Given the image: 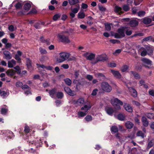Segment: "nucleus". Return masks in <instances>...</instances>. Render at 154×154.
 <instances>
[{"label":"nucleus","mask_w":154,"mask_h":154,"mask_svg":"<svg viewBox=\"0 0 154 154\" xmlns=\"http://www.w3.org/2000/svg\"><path fill=\"white\" fill-rule=\"evenodd\" d=\"M16 64V61L12 59L11 60L8 61V67L12 68Z\"/></svg>","instance_id":"18"},{"label":"nucleus","mask_w":154,"mask_h":154,"mask_svg":"<svg viewBox=\"0 0 154 154\" xmlns=\"http://www.w3.org/2000/svg\"><path fill=\"white\" fill-rule=\"evenodd\" d=\"M109 42L113 44L119 43L120 42L119 41L116 39H111L109 40Z\"/></svg>","instance_id":"57"},{"label":"nucleus","mask_w":154,"mask_h":154,"mask_svg":"<svg viewBox=\"0 0 154 154\" xmlns=\"http://www.w3.org/2000/svg\"><path fill=\"white\" fill-rule=\"evenodd\" d=\"M6 72L8 76H11L15 74L16 71L12 69H11L8 70Z\"/></svg>","instance_id":"17"},{"label":"nucleus","mask_w":154,"mask_h":154,"mask_svg":"<svg viewBox=\"0 0 154 154\" xmlns=\"http://www.w3.org/2000/svg\"><path fill=\"white\" fill-rule=\"evenodd\" d=\"M80 6L78 5L77 7L74 8H71V12L70 13L69 15L72 18H74L75 16V14L77 13L80 9Z\"/></svg>","instance_id":"9"},{"label":"nucleus","mask_w":154,"mask_h":154,"mask_svg":"<svg viewBox=\"0 0 154 154\" xmlns=\"http://www.w3.org/2000/svg\"><path fill=\"white\" fill-rule=\"evenodd\" d=\"M69 2L70 5H72L79 2L78 0H69Z\"/></svg>","instance_id":"41"},{"label":"nucleus","mask_w":154,"mask_h":154,"mask_svg":"<svg viewBox=\"0 0 154 154\" xmlns=\"http://www.w3.org/2000/svg\"><path fill=\"white\" fill-rule=\"evenodd\" d=\"M152 21V19L149 17L144 18L142 20V22L144 24H149Z\"/></svg>","instance_id":"24"},{"label":"nucleus","mask_w":154,"mask_h":154,"mask_svg":"<svg viewBox=\"0 0 154 154\" xmlns=\"http://www.w3.org/2000/svg\"><path fill=\"white\" fill-rule=\"evenodd\" d=\"M111 102L112 104L115 107V109L116 110H120L121 107L120 105H122L123 102L117 98L113 97L111 99Z\"/></svg>","instance_id":"3"},{"label":"nucleus","mask_w":154,"mask_h":154,"mask_svg":"<svg viewBox=\"0 0 154 154\" xmlns=\"http://www.w3.org/2000/svg\"><path fill=\"white\" fill-rule=\"evenodd\" d=\"M114 11L115 12L119 14H122L123 12L122 8L117 5H116L115 7Z\"/></svg>","instance_id":"13"},{"label":"nucleus","mask_w":154,"mask_h":154,"mask_svg":"<svg viewBox=\"0 0 154 154\" xmlns=\"http://www.w3.org/2000/svg\"><path fill=\"white\" fill-rule=\"evenodd\" d=\"M4 136L10 139L14 137L13 133L12 131L8 130H6V132H5Z\"/></svg>","instance_id":"14"},{"label":"nucleus","mask_w":154,"mask_h":154,"mask_svg":"<svg viewBox=\"0 0 154 154\" xmlns=\"http://www.w3.org/2000/svg\"><path fill=\"white\" fill-rule=\"evenodd\" d=\"M84 55L87 60H92L95 57V54L92 53H85Z\"/></svg>","instance_id":"11"},{"label":"nucleus","mask_w":154,"mask_h":154,"mask_svg":"<svg viewBox=\"0 0 154 154\" xmlns=\"http://www.w3.org/2000/svg\"><path fill=\"white\" fill-rule=\"evenodd\" d=\"M64 81L66 85H70L72 83L71 80L69 78H66L64 79Z\"/></svg>","instance_id":"46"},{"label":"nucleus","mask_w":154,"mask_h":154,"mask_svg":"<svg viewBox=\"0 0 154 154\" xmlns=\"http://www.w3.org/2000/svg\"><path fill=\"white\" fill-rule=\"evenodd\" d=\"M142 121L143 125L145 127L148 125L149 123L146 118L144 116H143L142 118Z\"/></svg>","instance_id":"32"},{"label":"nucleus","mask_w":154,"mask_h":154,"mask_svg":"<svg viewBox=\"0 0 154 154\" xmlns=\"http://www.w3.org/2000/svg\"><path fill=\"white\" fill-rule=\"evenodd\" d=\"M85 17V14L84 12H79L78 14V17L79 19H83Z\"/></svg>","instance_id":"40"},{"label":"nucleus","mask_w":154,"mask_h":154,"mask_svg":"<svg viewBox=\"0 0 154 154\" xmlns=\"http://www.w3.org/2000/svg\"><path fill=\"white\" fill-rule=\"evenodd\" d=\"M130 24L132 27H134L137 26L138 24V22L136 20H132L130 22Z\"/></svg>","instance_id":"30"},{"label":"nucleus","mask_w":154,"mask_h":154,"mask_svg":"<svg viewBox=\"0 0 154 154\" xmlns=\"http://www.w3.org/2000/svg\"><path fill=\"white\" fill-rule=\"evenodd\" d=\"M111 72L114 76L117 78H120L121 77V75L119 72L117 71L111 70Z\"/></svg>","instance_id":"19"},{"label":"nucleus","mask_w":154,"mask_h":154,"mask_svg":"<svg viewBox=\"0 0 154 154\" xmlns=\"http://www.w3.org/2000/svg\"><path fill=\"white\" fill-rule=\"evenodd\" d=\"M85 120L87 122H90L92 120V118L91 115H87L85 118Z\"/></svg>","instance_id":"49"},{"label":"nucleus","mask_w":154,"mask_h":154,"mask_svg":"<svg viewBox=\"0 0 154 154\" xmlns=\"http://www.w3.org/2000/svg\"><path fill=\"white\" fill-rule=\"evenodd\" d=\"M57 90L55 88H54L51 90L49 91V93L50 96L52 98H54V95L56 93Z\"/></svg>","instance_id":"28"},{"label":"nucleus","mask_w":154,"mask_h":154,"mask_svg":"<svg viewBox=\"0 0 154 154\" xmlns=\"http://www.w3.org/2000/svg\"><path fill=\"white\" fill-rule=\"evenodd\" d=\"M152 37L151 36H149L147 37L144 38L142 40L143 42H148L150 41H152Z\"/></svg>","instance_id":"50"},{"label":"nucleus","mask_w":154,"mask_h":154,"mask_svg":"<svg viewBox=\"0 0 154 154\" xmlns=\"http://www.w3.org/2000/svg\"><path fill=\"white\" fill-rule=\"evenodd\" d=\"M3 54L5 56V59L7 60H9L12 58L11 54L7 51H5L3 52Z\"/></svg>","instance_id":"15"},{"label":"nucleus","mask_w":154,"mask_h":154,"mask_svg":"<svg viewBox=\"0 0 154 154\" xmlns=\"http://www.w3.org/2000/svg\"><path fill=\"white\" fill-rule=\"evenodd\" d=\"M88 5L86 4L82 3L81 5V8L83 9H85L88 8Z\"/></svg>","instance_id":"63"},{"label":"nucleus","mask_w":154,"mask_h":154,"mask_svg":"<svg viewBox=\"0 0 154 154\" xmlns=\"http://www.w3.org/2000/svg\"><path fill=\"white\" fill-rule=\"evenodd\" d=\"M61 16L60 13L54 15L53 17V20L54 21L57 20L59 18H60Z\"/></svg>","instance_id":"47"},{"label":"nucleus","mask_w":154,"mask_h":154,"mask_svg":"<svg viewBox=\"0 0 154 154\" xmlns=\"http://www.w3.org/2000/svg\"><path fill=\"white\" fill-rule=\"evenodd\" d=\"M118 119L121 121L124 120L125 117V116L122 114H119L117 116Z\"/></svg>","instance_id":"48"},{"label":"nucleus","mask_w":154,"mask_h":154,"mask_svg":"<svg viewBox=\"0 0 154 154\" xmlns=\"http://www.w3.org/2000/svg\"><path fill=\"white\" fill-rule=\"evenodd\" d=\"M128 89L133 97H136L137 96V92L134 88L130 87L128 88Z\"/></svg>","instance_id":"16"},{"label":"nucleus","mask_w":154,"mask_h":154,"mask_svg":"<svg viewBox=\"0 0 154 154\" xmlns=\"http://www.w3.org/2000/svg\"><path fill=\"white\" fill-rule=\"evenodd\" d=\"M137 136H140L143 138L144 137V135L142 132L141 131H139L137 133Z\"/></svg>","instance_id":"52"},{"label":"nucleus","mask_w":154,"mask_h":154,"mask_svg":"<svg viewBox=\"0 0 154 154\" xmlns=\"http://www.w3.org/2000/svg\"><path fill=\"white\" fill-rule=\"evenodd\" d=\"M124 107L125 110L129 112H131L132 111V108L129 104L125 103L124 105Z\"/></svg>","instance_id":"21"},{"label":"nucleus","mask_w":154,"mask_h":154,"mask_svg":"<svg viewBox=\"0 0 154 154\" xmlns=\"http://www.w3.org/2000/svg\"><path fill=\"white\" fill-rule=\"evenodd\" d=\"M5 107H2L1 110V113L2 115H5L8 111V107L6 105H4Z\"/></svg>","instance_id":"33"},{"label":"nucleus","mask_w":154,"mask_h":154,"mask_svg":"<svg viewBox=\"0 0 154 154\" xmlns=\"http://www.w3.org/2000/svg\"><path fill=\"white\" fill-rule=\"evenodd\" d=\"M122 8L123 10L125 11H128L130 9V8L129 7L128 5H124L123 6Z\"/></svg>","instance_id":"54"},{"label":"nucleus","mask_w":154,"mask_h":154,"mask_svg":"<svg viewBox=\"0 0 154 154\" xmlns=\"http://www.w3.org/2000/svg\"><path fill=\"white\" fill-rule=\"evenodd\" d=\"M126 30V27H122L118 29L117 32L114 34V36L115 38H120L125 36V32Z\"/></svg>","instance_id":"4"},{"label":"nucleus","mask_w":154,"mask_h":154,"mask_svg":"<svg viewBox=\"0 0 154 154\" xmlns=\"http://www.w3.org/2000/svg\"><path fill=\"white\" fill-rule=\"evenodd\" d=\"M72 103L75 106H81L84 103L85 100L83 98H80L77 100H73Z\"/></svg>","instance_id":"10"},{"label":"nucleus","mask_w":154,"mask_h":154,"mask_svg":"<svg viewBox=\"0 0 154 154\" xmlns=\"http://www.w3.org/2000/svg\"><path fill=\"white\" fill-rule=\"evenodd\" d=\"M91 107V105L90 103L85 105L77 112L76 117L80 119L83 118L88 114V110Z\"/></svg>","instance_id":"1"},{"label":"nucleus","mask_w":154,"mask_h":154,"mask_svg":"<svg viewBox=\"0 0 154 154\" xmlns=\"http://www.w3.org/2000/svg\"><path fill=\"white\" fill-rule=\"evenodd\" d=\"M29 152L33 153L34 154H37V152L35 150V149H34L32 148H31L29 150Z\"/></svg>","instance_id":"64"},{"label":"nucleus","mask_w":154,"mask_h":154,"mask_svg":"<svg viewBox=\"0 0 154 154\" xmlns=\"http://www.w3.org/2000/svg\"><path fill=\"white\" fill-rule=\"evenodd\" d=\"M65 32H62L61 33L58 34L57 37L60 41L62 42L66 43H69L70 41L68 36H66L63 35Z\"/></svg>","instance_id":"6"},{"label":"nucleus","mask_w":154,"mask_h":154,"mask_svg":"<svg viewBox=\"0 0 154 154\" xmlns=\"http://www.w3.org/2000/svg\"><path fill=\"white\" fill-rule=\"evenodd\" d=\"M39 50L40 53L42 54H46L47 53V51L45 49L42 48H40Z\"/></svg>","instance_id":"55"},{"label":"nucleus","mask_w":154,"mask_h":154,"mask_svg":"<svg viewBox=\"0 0 154 154\" xmlns=\"http://www.w3.org/2000/svg\"><path fill=\"white\" fill-rule=\"evenodd\" d=\"M64 91L69 95L73 96L74 95L73 91L71 90L70 88L68 87H65L64 88Z\"/></svg>","instance_id":"20"},{"label":"nucleus","mask_w":154,"mask_h":154,"mask_svg":"<svg viewBox=\"0 0 154 154\" xmlns=\"http://www.w3.org/2000/svg\"><path fill=\"white\" fill-rule=\"evenodd\" d=\"M106 57L104 55H97L95 59L91 62L92 63L95 64L99 61H105L106 60Z\"/></svg>","instance_id":"7"},{"label":"nucleus","mask_w":154,"mask_h":154,"mask_svg":"<svg viewBox=\"0 0 154 154\" xmlns=\"http://www.w3.org/2000/svg\"><path fill=\"white\" fill-rule=\"evenodd\" d=\"M111 131L112 134L117 132L118 131V128L115 126H112L111 128Z\"/></svg>","instance_id":"36"},{"label":"nucleus","mask_w":154,"mask_h":154,"mask_svg":"<svg viewBox=\"0 0 154 154\" xmlns=\"http://www.w3.org/2000/svg\"><path fill=\"white\" fill-rule=\"evenodd\" d=\"M118 110H116L115 109V110H114L111 107H107L106 108V111L107 113L110 116H112L114 112H116Z\"/></svg>","instance_id":"12"},{"label":"nucleus","mask_w":154,"mask_h":154,"mask_svg":"<svg viewBox=\"0 0 154 154\" xmlns=\"http://www.w3.org/2000/svg\"><path fill=\"white\" fill-rule=\"evenodd\" d=\"M19 150H12L8 152V154H22V152L20 153Z\"/></svg>","instance_id":"25"},{"label":"nucleus","mask_w":154,"mask_h":154,"mask_svg":"<svg viewBox=\"0 0 154 154\" xmlns=\"http://www.w3.org/2000/svg\"><path fill=\"white\" fill-rule=\"evenodd\" d=\"M125 125L127 128L131 129L133 127L134 124L131 122L128 121L125 123Z\"/></svg>","instance_id":"34"},{"label":"nucleus","mask_w":154,"mask_h":154,"mask_svg":"<svg viewBox=\"0 0 154 154\" xmlns=\"http://www.w3.org/2000/svg\"><path fill=\"white\" fill-rule=\"evenodd\" d=\"M149 94L152 96H154V90L149 89Z\"/></svg>","instance_id":"60"},{"label":"nucleus","mask_w":154,"mask_h":154,"mask_svg":"<svg viewBox=\"0 0 154 154\" xmlns=\"http://www.w3.org/2000/svg\"><path fill=\"white\" fill-rule=\"evenodd\" d=\"M128 67L127 65H124L121 69L122 71L123 72H125L128 70Z\"/></svg>","instance_id":"53"},{"label":"nucleus","mask_w":154,"mask_h":154,"mask_svg":"<svg viewBox=\"0 0 154 154\" xmlns=\"http://www.w3.org/2000/svg\"><path fill=\"white\" fill-rule=\"evenodd\" d=\"M16 86L17 87H22V85H23V83L20 82H17L16 84Z\"/></svg>","instance_id":"61"},{"label":"nucleus","mask_w":154,"mask_h":154,"mask_svg":"<svg viewBox=\"0 0 154 154\" xmlns=\"http://www.w3.org/2000/svg\"><path fill=\"white\" fill-rule=\"evenodd\" d=\"M116 137L118 139H119L121 142L124 141L126 138H127V137H120V134H117L116 135Z\"/></svg>","instance_id":"26"},{"label":"nucleus","mask_w":154,"mask_h":154,"mask_svg":"<svg viewBox=\"0 0 154 154\" xmlns=\"http://www.w3.org/2000/svg\"><path fill=\"white\" fill-rule=\"evenodd\" d=\"M14 68L16 70V71L18 73L20 74V73L21 69L20 67L19 66H17L15 67H14Z\"/></svg>","instance_id":"58"},{"label":"nucleus","mask_w":154,"mask_h":154,"mask_svg":"<svg viewBox=\"0 0 154 154\" xmlns=\"http://www.w3.org/2000/svg\"><path fill=\"white\" fill-rule=\"evenodd\" d=\"M111 24H105V26L106 30L108 31H110L111 29Z\"/></svg>","instance_id":"51"},{"label":"nucleus","mask_w":154,"mask_h":154,"mask_svg":"<svg viewBox=\"0 0 154 154\" xmlns=\"http://www.w3.org/2000/svg\"><path fill=\"white\" fill-rule=\"evenodd\" d=\"M146 49L147 54L149 55H151L153 53V50L152 49L149 47H146Z\"/></svg>","instance_id":"38"},{"label":"nucleus","mask_w":154,"mask_h":154,"mask_svg":"<svg viewBox=\"0 0 154 154\" xmlns=\"http://www.w3.org/2000/svg\"><path fill=\"white\" fill-rule=\"evenodd\" d=\"M34 26L35 28L37 29H39L41 27L40 23H35L34 25Z\"/></svg>","instance_id":"62"},{"label":"nucleus","mask_w":154,"mask_h":154,"mask_svg":"<svg viewBox=\"0 0 154 154\" xmlns=\"http://www.w3.org/2000/svg\"><path fill=\"white\" fill-rule=\"evenodd\" d=\"M24 131L25 134H26L25 136H26V137L28 136L27 135L28 134H29V133L31 132V130L30 129L29 127L28 126L26 125L24 127Z\"/></svg>","instance_id":"23"},{"label":"nucleus","mask_w":154,"mask_h":154,"mask_svg":"<svg viewBox=\"0 0 154 154\" xmlns=\"http://www.w3.org/2000/svg\"><path fill=\"white\" fill-rule=\"evenodd\" d=\"M134 133L133 132L131 134H130L129 135L127 136L128 138H130L131 139H133L134 138Z\"/></svg>","instance_id":"59"},{"label":"nucleus","mask_w":154,"mask_h":154,"mask_svg":"<svg viewBox=\"0 0 154 154\" xmlns=\"http://www.w3.org/2000/svg\"><path fill=\"white\" fill-rule=\"evenodd\" d=\"M9 94V93L8 91L5 92V91H1L0 95L3 98H4L8 96Z\"/></svg>","instance_id":"37"},{"label":"nucleus","mask_w":154,"mask_h":154,"mask_svg":"<svg viewBox=\"0 0 154 154\" xmlns=\"http://www.w3.org/2000/svg\"><path fill=\"white\" fill-rule=\"evenodd\" d=\"M131 74L133 75L134 76L135 79H139L140 78V76L136 72L131 71Z\"/></svg>","instance_id":"45"},{"label":"nucleus","mask_w":154,"mask_h":154,"mask_svg":"<svg viewBox=\"0 0 154 154\" xmlns=\"http://www.w3.org/2000/svg\"><path fill=\"white\" fill-rule=\"evenodd\" d=\"M60 58L57 59V61L61 63L67 60L70 56V54L66 52H61L59 54Z\"/></svg>","instance_id":"5"},{"label":"nucleus","mask_w":154,"mask_h":154,"mask_svg":"<svg viewBox=\"0 0 154 154\" xmlns=\"http://www.w3.org/2000/svg\"><path fill=\"white\" fill-rule=\"evenodd\" d=\"M154 139L152 140L148 143L147 145V149H149L153 146H154Z\"/></svg>","instance_id":"39"},{"label":"nucleus","mask_w":154,"mask_h":154,"mask_svg":"<svg viewBox=\"0 0 154 154\" xmlns=\"http://www.w3.org/2000/svg\"><path fill=\"white\" fill-rule=\"evenodd\" d=\"M14 5L15 7L17 9L20 8L21 7V5L20 3L17 2V1H15L13 3L10 5L11 7L13 5Z\"/></svg>","instance_id":"29"},{"label":"nucleus","mask_w":154,"mask_h":154,"mask_svg":"<svg viewBox=\"0 0 154 154\" xmlns=\"http://www.w3.org/2000/svg\"><path fill=\"white\" fill-rule=\"evenodd\" d=\"M141 61H142L143 63L147 65L151 64V61L148 59L144 58L142 59Z\"/></svg>","instance_id":"27"},{"label":"nucleus","mask_w":154,"mask_h":154,"mask_svg":"<svg viewBox=\"0 0 154 154\" xmlns=\"http://www.w3.org/2000/svg\"><path fill=\"white\" fill-rule=\"evenodd\" d=\"M56 96L58 98L61 99L63 97V94L62 92H58L56 93Z\"/></svg>","instance_id":"43"},{"label":"nucleus","mask_w":154,"mask_h":154,"mask_svg":"<svg viewBox=\"0 0 154 154\" xmlns=\"http://www.w3.org/2000/svg\"><path fill=\"white\" fill-rule=\"evenodd\" d=\"M145 14V12L143 11H140L137 13L138 15L140 17L144 16Z\"/></svg>","instance_id":"56"},{"label":"nucleus","mask_w":154,"mask_h":154,"mask_svg":"<svg viewBox=\"0 0 154 154\" xmlns=\"http://www.w3.org/2000/svg\"><path fill=\"white\" fill-rule=\"evenodd\" d=\"M102 89L106 92H109L111 91L112 88L106 82H102L101 84Z\"/></svg>","instance_id":"8"},{"label":"nucleus","mask_w":154,"mask_h":154,"mask_svg":"<svg viewBox=\"0 0 154 154\" xmlns=\"http://www.w3.org/2000/svg\"><path fill=\"white\" fill-rule=\"evenodd\" d=\"M31 2H29L26 3L24 7V9L28 11L29 10L31 7Z\"/></svg>","instance_id":"35"},{"label":"nucleus","mask_w":154,"mask_h":154,"mask_svg":"<svg viewBox=\"0 0 154 154\" xmlns=\"http://www.w3.org/2000/svg\"><path fill=\"white\" fill-rule=\"evenodd\" d=\"M28 139L27 142H29V145L34 146L37 148L39 147L42 146V140L40 138H37L34 140H32L31 139V137L30 136L26 138V139Z\"/></svg>","instance_id":"2"},{"label":"nucleus","mask_w":154,"mask_h":154,"mask_svg":"<svg viewBox=\"0 0 154 154\" xmlns=\"http://www.w3.org/2000/svg\"><path fill=\"white\" fill-rule=\"evenodd\" d=\"M21 55L22 52L20 51H18L17 54L15 55V58L18 62L20 61L21 59L20 57Z\"/></svg>","instance_id":"22"},{"label":"nucleus","mask_w":154,"mask_h":154,"mask_svg":"<svg viewBox=\"0 0 154 154\" xmlns=\"http://www.w3.org/2000/svg\"><path fill=\"white\" fill-rule=\"evenodd\" d=\"M140 51H142V52L140 54L141 55V56H145L147 54V51L146 48H144L143 47H141L140 49L139 50V52Z\"/></svg>","instance_id":"31"},{"label":"nucleus","mask_w":154,"mask_h":154,"mask_svg":"<svg viewBox=\"0 0 154 154\" xmlns=\"http://www.w3.org/2000/svg\"><path fill=\"white\" fill-rule=\"evenodd\" d=\"M26 65L28 69L32 68L31 61L29 58H27L26 60Z\"/></svg>","instance_id":"42"},{"label":"nucleus","mask_w":154,"mask_h":154,"mask_svg":"<svg viewBox=\"0 0 154 154\" xmlns=\"http://www.w3.org/2000/svg\"><path fill=\"white\" fill-rule=\"evenodd\" d=\"M145 115L149 119H154V114L153 113H146Z\"/></svg>","instance_id":"44"}]
</instances>
